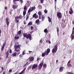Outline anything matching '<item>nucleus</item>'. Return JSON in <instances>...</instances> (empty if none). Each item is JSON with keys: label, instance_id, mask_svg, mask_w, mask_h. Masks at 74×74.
<instances>
[{"label": "nucleus", "instance_id": "obj_20", "mask_svg": "<svg viewBox=\"0 0 74 74\" xmlns=\"http://www.w3.org/2000/svg\"><path fill=\"white\" fill-rule=\"evenodd\" d=\"M38 14L39 16H41V15H42V13L41 11H39Z\"/></svg>", "mask_w": 74, "mask_h": 74}, {"label": "nucleus", "instance_id": "obj_38", "mask_svg": "<svg viewBox=\"0 0 74 74\" xmlns=\"http://www.w3.org/2000/svg\"><path fill=\"white\" fill-rule=\"evenodd\" d=\"M19 1L21 2V4H22L23 3V0H19Z\"/></svg>", "mask_w": 74, "mask_h": 74}, {"label": "nucleus", "instance_id": "obj_12", "mask_svg": "<svg viewBox=\"0 0 74 74\" xmlns=\"http://www.w3.org/2000/svg\"><path fill=\"white\" fill-rule=\"evenodd\" d=\"M61 13L60 12H58L57 13V16L58 17V18H61Z\"/></svg>", "mask_w": 74, "mask_h": 74}, {"label": "nucleus", "instance_id": "obj_56", "mask_svg": "<svg viewBox=\"0 0 74 74\" xmlns=\"http://www.w3.org/2000/svg\"><path fill=\"white\" fill-rule=\"evenodd\" d=\"M6 59H7V58H8V55H6Z\"/></svg>", "mask_w": 74, "mask_h": 74}, {"label": "nucleus", "instance_id": "obj_46", "mask_svg": "<svg viewBox=\"0 0 74 74\" xmlns=\"http://www.w3.org/2000/svg\"><path fill=\"white\" fill-rule=\"evenodd\" d=\"M19 57L20 58H22V54H21L19 55Z\"/></svg>", "mask_w": 74, "mask_h": 74}, {"label": "nucleus", "instance_id": "obj_33", "mask_svg": "<svg viewBox=\"0 0 74 74\" xmlns=\"http://www.w3.org/2000/svg\"><path fill=\"white\" fill-rule=\"evenodd\" d=\"M44 32L45 33H47V32H48V31L47 30V29H45L44 30Z\"/></svg>", "mask_w": 74, "mask_h": 74}, {"label": "nucleus", "instance_id": "obj_43", "mask_svg": "<svg viewBox=\"0 0 74 74\" xmlns=\"http://www.w3.org/2000/svg\"><path fill=\"white\" fill-rule=\"evenodd\" d=\"M29 53H30V54L31 53H33V52H32V51H29Z\"/></svg>", "mask_w": 74, "mask_h": 74}, {"label": "nucleus", "instance_id": "obj_58", "mask_svg": "<svg viewBox=\"0 0 74 74\" xmlns=\"http://www.w3.org/2000/svg\"><path fill=\"white\" fill-rule=\"evenodd\" d=\"M74 33H73V32H72V34L71 35V36H73V35H74Z\"/></svg>", "mask_w": 74, "mask_h": 74}, {"label": "nucleus", "instance_id": "obj_8", "mask_svg": "<svg viewBox=\"0 0 74 74\" xmlns=\"http://www.w3.org/2000/svg\"><path fill=\"white\" fill-rule=\"evenodd\" d=\"M31 37H32V35H31V34H29L27 35L26 38L27 39H28V38H29V39L30 40H31Z\"/></svg>", "mask_w": 74, "mask_h": 74}, {"label": "nucleus", "instance_id": "obj_64", "mask_svg": "<svg viewBox=\"0 0 74 74\" xmlns=\"http://www.w3.org/2000/svg\"><path fill=\"white\" fill-rule=\"evenodd\" d=\"M5 71H4V72H3L2 74H5Z\"/></svg>", "mask_w": 74, "mask_h": 74}, {"label": "nucleus", "instance_id": "obj_2", "mask_svg": "<svg viewBox=\"0 0 74 74\" xmlns=\"http://www.w3.org/2000/svg\"><path fill=\"white\" fill-rule=\"evenodd\" d=\"M57 44H56L54 47V48L52 50V52L53 53H56L58 50V47H57Z\"/></svg>", "mask_w": 74, "mask_h": 74}, {"label": "nucleus", "instance_id": "obj_62", "mask_svg": "<svg viewBox=\"0 0 74 74\" xmlns=\"http://www.w3.org/2000/svg\"><path fill=\"white\" fill-rule=\"evenodd\" d=\"M22 54L23 55H25V52H24L23 51Z\"/></svg>", "mask_w": 74, "mask_h": 74}, {"label": "nucleus", "instance_id": "obj_7", "mask_svg": "<svg viewBox=\"0 0 74 74\" xmlns=\"http://www.w3.org/2000/svg\"><path fill=\"white\" fill-rule=\"evenodd\" d=\"M15 21L16 23L19 22V16H16L15 17Z\"/></svg>", "mask_w": 74, "mask_h": 74}, {"label": "nucleus", "instance_id": "obj_49", "mask_svg": "<svg viewBox=\"0 0 74 74\" xmlns=\"http://www.w3.org/2000/svg\"><path fill=\"white\" fill-rule=\"evenodd\" d=\"M70 62H71V60H70L67 63L68 64H69L70 63Z\"/></svg>", "mask_w": 74, "mask_h": 74}, {"label": "nucleus", "instance_id": "obj_11", "mask_svg": "<svg viewBox=\"0 0 74 74\" xmlns=\"http://www.w3.org/2000/svg\"><path fill=\"white\" fill-rule=\"evenodd\" d=\"M60 72H62L63 71V67H60L59 69Z\"/></svg>", "mask_w": 74, "mask_h": 74}, {"label": "nucleus", "instance_id": "obj_60", "mask_svg": "<svg viewBox=\"0 0 74 74\" xmlns=\"http://www.w3.org/2000/svg\"><path fill=\"white\" fill-rule=\"evenodd\" d=\"M33 32H34V31H32L31 32H30V34H32V33H33Z\"/></svg>", "mask_w": 74, "mask_h": 74}, {"label": "nucleus", "instance_id": "obj_40", "mask_svg": "<svg viewBox=\"0 0 74 74\" xmlns=\"http://www.w3.org/2000/svg\"><path fill=\"white\" fill-rule=\"evenodd\" d=\"M29 17V16H27V17L26 18V21L28 19Z\"/></svg>", "mask_w": 74, "mask_h": 74}, {"label": "nucleus", "instance_id": "obj_35", "mask_svg": "<svg viewBox=\"0 0 74 74\" xmlns=\"http://www.w3.org/2000/svg\"><path fill=\"white\" fill-rule=\"evenodd\" d=\"M41 3L42 4H43V3H44V0H39Z\"/></svg>", "mask_w": 74, "mask_h": 74}, {"label": "nucleus", "instance_id": "obj_23", "mask_svg": "<svg viewBox=\"0 0 74 74\" xmlns=\"http://www.w3.org/2000/svg\"><path fill=\"white\" fill-rule=\"evenodd\" d=\"M32 9H31V11H34L36 9V7H32Z\"/></svg>", "mask_w": 74, "mask_h": 74}, {"label": "nucleus", "instance_id": "obj_30", "mask_svg": "<svg viewBox=\"0 0 74 74\" xmlns=\"http://www.w3.org/2000/svg\"><path fill=\"white\" fill-rule=\"evenodd\" d=\"M24 11H26L27 10V8H26V5L24 6Z\"/></svg>", "mask_w": 74, "mask_h": 74}, {"label": "nucleus", "instance_id": "obj_6", "mask_svg": "<svg viewBox=\"0 0 74 74\" xmlns=\"http://www.w3.org/2000/svg\"><path fill=\"white\" fill-rule=\"evenodd\" d=\"M18 48H19V45L16 46H15L14 47L15 51L16 52H19V50H17Z\"/></svg>", "mask_w": 74, "mask_h": 74}, {"label": "nucleus", "instance_id": "obj_32", "mask_svg": "<svg viewBox=\"0 0 74 74\" xmlns=\"http://www.w3.org/2000/svg\"><path fill=\"white\" fill-rule=\"evenodd\" d=\"M12 8L13 9H15L16 8V5H13L12 6Z\"/></svg>", "mask_w": 74, "mask_h": 74}, {"label": "nucleus", "instance_id": "obj_63", "mask_svg": "<svg viewBox=\"0 0 74 74\" xmlns=\"http://www.w3.org/2000/svg\"><path fill=\"white\" fill-rule=\"evenodd\" d=\"M3 67H1V69H2V71H3Z\"/></svg>", "mask_w": 74, "mask_h": 74}, {"label": "nucleus", "instance_id": "obj_48", "mask_svg": "<svg viewBox=\"0 0 74 74\" xmlns=\"http://www.w3.org/2000/svg\"><path fill=\"white\" fill-rule=\"evenodd\" d=\"M21 33H22L21 31H19V34H21Z\"/></svg>", "mask_w": 74, "mask_h": 74}, {"label": "nucleus", "instance_id": "obj_51", "mask_svg": "<svg viewBox=\"0 0 74 74\" xmlns=\"http://www.w3.org/2000/svg\"><path fill=\"white\" fill-rule=\"evenodd\" d=\"M62 22H65V20L64 19H62Z\"/></svg>", "mask_w": 74, "mask_h": 74}, {"label": "nucleus", "instance_id": "obj_16", "mask_svg": "<svg viewBox=\"0 0 74 74\" xmlns=\"http://www.w3.org/2000/svg\"><path fill=\"white\" fill-rule=\"evenodd\" d=\"M36 23H37V25H39L40 23V20L39 19H38L36 21Z\"/></svg>", "mask_w": 74, "mask_h": 74}, {"label": "nucleus", "instance_id": "obj_52", "mask_svg": "<svg viewBox=\"0 0 74 74\" xmlns=\"http://www.w3.org/2000/svg\"><path fill=\"white\" fill-rule=\"evenodd\" d=\"M39 19H41V16H39Z\"/></svg>", "mask_w": 74, "mask_h": 74}, {"label": "nucleus", "instance_id": "obj_36", "mask_svg": "<svg viewBox=\"0 0 74 74\" xmlns=\"http://www.w3.org/2000/svg\"><path fill=\"white\" fill-rule=\"evenodd\" d=\"M56 29H57V33H59V27H56Z\"/></svg>", "mask_w": 74, "mask_h": 74}, {"label": "nucleus", "instance_id": "obj_4", "mask_svg": "<svg viewBox=\"0 0 74 74\" xmlns=\"http://www.w3.org/2000/svg\"><path fill=\"white\" fill-rule=\"evenodd\" d=\"M43 62H42L40 64L38 65V69L39 70H40L41 69V68L42 67V66H43Z\"/></svg>", "mask_w": 74, "mask_h": 74}, {"label": "nucleus", "instance_id": "obj_54", "mask_svg": "<svg viewBox=\"0 0 74 74\" xmlns=\"http://www.w3.org/2000/svg\"><path fill=\"white\" fill-rule=\"evenodd\" d=\"M48 42H49V44H51V41H50V40H48Z\"/></svg>", "mask_w": 74, "mask_h": 74}, {"label": "nucleus", "instance_id": "obj_28", "mask_svg": "<svg viewBox=\"0 0 74 74\" xmlns=\"http://www.w3.org/2000/svg\"><path fill=\"white\" fill-rule=\"evenodd\" d=\"M32 10H31V9L29 8L28 11V13H30L31 12H32Z\"/></svg>", "mask_w": 74, "mask_h": 74}, {"label": "nucleus", "instance_id": "obj_61", "mask_svg": "<svg viewBox=\"0 0 74 74\" xmlns=\"http://www.w3.org/2000/svg\"><path fill=\"white\" fill-rule=\"evenodd\" d=\"M24 25H26V23L25 21H24Z\"/></svg>", "mask_w": 74, "mask_h": 74}, {"label": "nucleus", "instance_id": "obj_34", "mask_svg": "<svg viewBox=\"0 0 74 74\" xmlns=\"http://www.w3.org/2000/svg\"><path fill=\"white\" fill-rule=\"evenodd\" d=\"M9 51H8L6 53V55H9Z\"/></svg>", "mask_w": 74, "mask_h": 74}, {"label": "nucleus", "instance_id": "obj_47", "mask_svg": "<svg viewBox=\"0 0 74 74\" xmlns=\"http://www.w3.org/2000/svg\"><path fill=\"white\" fill-rule=\"evenodd\" d=\"M40 58H38L37 59V61H39V60H40Z\"/></svg>", "mask_w": 74, "mask_h": 74}, {"label": "nucleus", "instance_id": "obj_9", "mask_svg": "<svg viewBox=\"0 0 74 74\" xmlns=\"http://www.w3.org/2000/svg\"><path fill=\"white\" fill-rule=\"evenodd\" d=\"M33 18H34L35 19H37V18H38V16L37 15V14L35 13L33 14Z\"/></svg>", "mask_w": 74, "mask_h": 74}, {"label": "nucleus", "instance_id": "obj_57", "mask_svg": "<svg viewBox=\"0 0 74 74\" xmlns=\"http://www.w3.org/2000/svg\"><path fill=\"white\" fill-rule=\"evenodd\" d=\"M30 15V13H28V16Z\"/></svg>", "mask_w": 74, "mask_h": 74}, {"label": "nucleus", "instance_id": "obj_26", "mask_svg": "<svg viewBox=\"0 0 74 74\" xmlns=\"http://www.w3.org/2000/svg\"><path fill=\"white\" fill-rule=\"evenodd\" d=\"M67 66L69 68H70V67H71V64H67Z\"/></svg>", "mask_w": 74, "mask_h": 74}, {"label": "nucleus", "instance_id": "obj_24", "mask_svg": "<svg viewBox=\"0 0 74 74\" xmlns=\"http://www.w3.org/2000/svg\"><path fill=\"white\" fill-rule=\"evenodd\" d=\"M15 40H17V39H19V36H17V35L15 37Z\"/></svg>", "mask_w": 74, "mask_h": 74}, {"label": "nucleus", "instance_id": "obj_39", "mask_svg": "<svg viewBox=\"0 0 74 74\" xmlns=\"http://www.w3.org/2000/svg\"><path fill=\"white\" fill-rule=\"evenodd\" d=\"M4 46H2L1 49V51H3V49H4Z\"/></svg>", "mask_w": 74, "mask_h": 74}, {"label": "nucleus", "instance_id": "obj_45", "mask_svg": "<svg viewBox=\"0 0 74 74\" xmlns=\"http://www.w3.org/2000/svg\"><path fill=\"white\" fill-rule=\"evenodd\" d=\"M19 0H13V2H16V1H18Z\"/></svg>", "mask_w": 74, "mask_h": 74}, {"label": "nucleus", "instance_id": "obj_53", "mask_svg": "<svg viewBox=\"0 0 74 74\" xmlns=\"http://www.w3.org/2000/svg\"><path fill=\"white\" fill-rule=\"evenodd\" d=\"M9 72H10V73H11L12 72V70L10 69L9 70Z\"/></svg>", "mask_w": 74, "mask_h": 74}, {"label": "nucleus", "instance_id": "obj_25", "mask_svg": "<svg viewBox=\"0 0 74 74\" xmlns=\"http://www.w3.org/2000/svg\"><path fill=\"white\" fill-rule=\"evenodd\" d=\"M26 10H24L23 11V15L25 16V15H26Z\"/></svg>", "mask_w": 74, "mask_h": 74}, {"label": "nucleus", "instance_id": "obj_15", "mask_svg": "<svg viewBox=\"0 0 74 74\" xmlns=\"http://www.w3.org/2000/svg\"><path fill=\"white\" fill-rule=\"evenodd\" d=\"M32 23H33L32 22V21H30L27 25V26H30L31 25H32Z\"/></svg>", "mask_w": 74, "mask_h": 74}, {"label": "nucleus", "instance_id": "obj_1", "mask_svg": "<svg viewBox=\"0 0 74 74\" xmlns=\"http://www.w3.org/2000/svg\"><path fill=\"white\" fill-rule=\"evenodd\" d=\"M50 49L48 48L47 49V51H45V52H44L43 53H42V57H44L45 55H48V54H49V53L50 52Z\"/></svg>", "mask_w": 74, "mask_h": 74}, {"label": "nucleus", "instance_id": "obj_37", "mask_svg": "<svg viewBox=\"0 0 74 74\" xmlns=\"http://www.w3.org/2000/svg\"><path fill=\"white\" fill-rule=\"evenodd\" d=\"M44 12L45 14H47V12H48V11L47 10V9H45V10H44Z\"/></svg>", "mask_w": 74, "mask_h": 74}, {"label": "nucleus", "instance_id": "obj_3", "mask_svg": "<svg viewBox=\"0 0 74 74\" xmlns=\"http://www.w3.org/2000/svg\"><path fill=\"white\" fill-rule=\"evenodd\" d=\"M8 20H9V18H8V17L6 18V23L7 27H8L10 24V22L8 21Z\"/></svg>", "mask_w": 74, "mask_h": 74}, {"label": "nucleus", "instance_id": "obj_59", "mask_svg": "<svg viewBox=\"0 0 74 74\" xmlns=\"http://www.w3.org/2000/svg\"><path fill=\"white\" fill-rule=\"evenodd\" d=\"M10 51L9 52V53H11V52H12V51H11V49H10Z\"/></svg>", "mask_w": 74, "mask_h": 74}, {"label": "nucleus", "instance_id": "obj_50", "mask_svg": "<svg viewBox=\"0 0 74 74\" xmlns=\"http://www.w3.org/2000/svg\"><path fill=\"white\" fill-rule=\"evenodd\" d=\"M14 4H17V2H13Z\"/></svg>", "mask_w": 74, "mask_h": 74}, {"label": "nucleus", "instance_id": "obj_41", "mask_svg": "<svg viewBox=\"0 0 74 74\" xmlns=\"http://www.w3.org/2000/svg\"><path fill=\"white\" fill-rule=\"evenodd\" d=\"M72 37L71 38L72 39V40H73L74 39V35H72Z\"/></svg>", "mask_w": 74, "mask_h": 74}, {"label": "nucleus", "instance_id": "obj_17", "mask_svg": "<svg viewBox=\"0 0 74 74\" xmlns=\"http://www.w3.org/2000/svg\"><path fill=\"white\" fill-rule=\"evenodd\" d=\"M42 21H44V19H45V16H44V15H42Z\"/></svg>", "mask_w": 74, "mask_h": 74}, {"label": "nucleus", "instance_id": "obj_22", "mask_svg": "<svg viewBox=\"0 0 74 74\" xmlns=\"http://www.w3.org/2000/svg\"><path fill=\"white\" fill-rule=\"evenodd\" d=\"M12 56L14 57V56H16V53H14L12 54Z\"/></svg>", "mask_w": 74, "mask_h": 74}, {"label": "nucleus", "instance_id": "obj_27", "mask_svg": "<svg viewBox=\"0 0 74 74\" xmlns=\"http://www.w3.org/2000/svg\"><path fill=\"white\" fill-rule=\"evenodd\" d=\"M22 16L21 15H20L19 16V18L20 19H21L23 18Z\"/></svg>", "mask_w": 74, "mask_h": 74}, {"label": "nucleus", "instance_id": "obj_55", "mask_svg": "<svg viewBox=\"0 0 74 74\" xmlns=\"http://www.w3.org/2000/svg\"><path fill=\"white\" fill-rule=\"evenodd\" d=\"M40 42H41V43H42V40H40Z\"/></svg>", "mask_w": 74, "mask_h": 74}, {"label": "nucleus", "instance_id": "obj_31", "mask_svg": "<svg viewBox=\"0 0 74 74\" xmlns=\"http://www.w3.org/2000/svg\"><path fill=\"white\" fill-rule=\"evenodd\" d=\"M23 35L24 37H26V38H27V34H23Z\"/></svg>", "mask_w": 74, "mask_h": 74}, {"label": "nucleus", "instance_id": "obj_21", "mask_svg": "<svg viewBox=\"0 0 74 74\" xmlns=\"http://www.w3.org/2000/svg\"><path fill=\"white\" fill-rule=\"evenodd\" d=\"M30 64V63L29 64V62H27L23 66V67H25L26 66H28V65Z\"/></svg>", "mask_w": 74, "mask_h": 74}, {"label": "nucleus", "instance_id": "obj_10", "mask_svg": "<svg viewBox=\"0 0 74 74\" xmlns=\"http://www.w3.org/2000/svg\"><path fill=\"white\" fill-rule=\"evenodd\" d=\"M69 13L70 14H72L73 13V9L71 8H70V10L69 11Z\"/></svg>", "mask_w": 74, "mask_h": 74}, {"label": "nucleus", "instance_id": "obj_19", "mask_svg": "<svg viewBox=\"0 0 74 74\" xmlns=\"http://www.w3.org/2000/svg\"><path fill=\"white\" fill-rule=\"evenodd\" d=\"M67 74H74V73H73V71L71 72H67Z\"/></svg>", "mask_w": 74, "mask_h": 74}, {"label": "nucleus", "instance_id": "obj_42", "mask_svg": "<svg viewBox=\"0 0 74 74\" xmlns=\"http://www.w3.org/2000/svg\"><path fill=\"white\" fill-rule=\"evenodd\" d=\"M34 28V27L33 26H31V30H33Z\"/></svg>", "mask_w": 74, "mask_h": 74}, {"label": "nucleus", "instance_id": "obj_18", "mask_svg": "<svg viewBox=\"0 0 74 74\" xmlns=\"http://www.w3.org/2000/svg\"><path fill=\"white\" fill-rule=\"evenodd\" d=\"M48 18L49 22H52V21L51 20V18H50L49 16H48Z\"/></svg>", "mask_w": 74, "mask_h": 74}, {"label": "nucleus", "instance_id": "obj_44", "mask_svg": "<svg viewBox=\"0 0 74 74\" xmlns=\"http://www.w3.org/2000/svg\"><path fill=\"white\" fill-rule=\"evenodd\" d=\"M45 67H47V65L45 64H44L43 65V67L45 68Z\"/></svg>", "mask_w": 74, "mask_h": 74}, {"label": "nucleus", "instance_id": "obj_14", "mask_svg": "<svg viewBox=\"0 0 74 74\" xmlns=\"http://www.w3.org/2000/svg\"><path fill=\"white\" fill-rule=\"evenodd\" d=\"M29 60L30 62H33L34 61V58L31 57L29 58Z\"/></svg>", "mask_w": 74, "mask_h": 74}, {"label": "nucleus", "instance_id": "obj_13", "mask_svg": "<svg viewBox=\"0 0 74 74\" xmlns=\"http://www.w3.org/2000/svg\"><path fill=\"white\" fill-rule=\"evenodd\" d=\"M26 70V68H25L21 72L19 73V74H23V73H25V71Z\"/></svg>", "mask_w": 74, "mask_h": 74}, {"label": "nucleus", "instance_id": "obj_29", "mask_svg": "<svg viewBox=\"0 0 74 74\" xmlns=\"http://www.w3.org/2000/svg\"><path fill=\"white\" fill-rule=\"evenodd\" d=\"M6 44V42H5V41L4 42L2 46L4 47H5V45Z\"/></svg>", "mask_w": 74, "mask_h": 74}, {"label": "nucleus", "instance_id": "obj_5", "mask_svg": "<svg viewBox=\"0 0 74 74\" xmlns=\"http://www.w3.org/2000/svg\"><path fill=\"white\" fill-rule=\"evenodd\" d=\"M37 66H38V65L36 64H34L32 65V69L33 70V69H37Z\"/></svg>", "mask_w": 74, "mask_h": 74}]
</instances>
